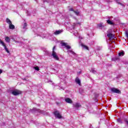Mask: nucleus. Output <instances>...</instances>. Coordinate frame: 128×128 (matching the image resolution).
<instances>
[{
  "mask_svg": "<svg viewBox=\"0 0 128 128\" xmlns=\"http://www.w3.org/2000/svg\"><path fill=\"white\" fill-rule=\"evenodd\" d=\"M54 50H56V46H54L53 47L52 56L53 58L56 60H60V58H58V56L56 52H54Z\"/></svg>",
  "mask_w": 128,
  "mask_h": 128,
  "instance_id": "nucleus-1",
  "label": "nucleus"
},
{
  "mask_svg": "<svg viewBox=\"0 0 128 128\" xmlns=\"http://www.w3.org/2000/svg\"><path fill=\"white\" fill-rule=\"evenodd\" d=\"M22 92L20 90H11V94H13V96H18L19 94H22Z\"/></svg>",
  "mask_w": 128,
  "mask_h": 128,
  "instance_id": "nucleus-2",
  "label": "nucleus"
},
{
  "mask_svg": "<svg viewBox=\"0 0 128 128\" xmlns=\"http://www.w3.org/2000/svg\"><path fill=\"white\" fill-rule=\"evenodd\" d=\"M54 114L56 118H58L59 120H60V118H62V114H60V112L56 110L54 112Z\"/></svg>",
  "mask_w": 128,
  "mask_h": 128,
  "instance_id": "nucleus-3",
  "label": "nucleus"
},
{
  "mask_svg": "<svg viewBox=\"0 0 128 128\" xmlns=\"http://www.w3.org/2000/svg\"><path fill=\"white\" fill-rule=\"evenodd\" d=\"M0 44L4 46L6 52L8 54H10V50H8V48H6V44H4V42H2V40L0 39Z\"/></svg>",
  "mask_w": 128,
  "mask_h": 128,
  "instance_id": "nucleus-4",
  "label": "nucleus"
},
{
  "mask_svg": "<svg viewBox=\"0 0 128 128\" xmlns=\"http://www.w3.org/2000/svg\"><path fill=\"white\" fill-rule=\"evenodd\" d=\"M111 91L112 92H114V94H122V92H120V90L115 88H111Z\"/></svg>",
  "mask_w": 128,
  "mask_h": 128,
  "instance_id": "nucleus-5",
  "label": "nucleus"
},
{
  "mask_svg": "<svg viewBox=\"0 0 128 128\" xmlns=\"http://www.w3.org/2000/svg\"><path fill=\"white\" fill-rule=\"evenodd\" d=\"M107 36L109 38V40H114L116 37L114 36V34L112 33H108L107 34Z\"/></svg>",
  "mask_w": 128,
  "mask_h": 128,
  "instance_id": "nucleus-6",
  "label": "nucleus"
},
{
  "mask_svg": "<svg viewBox=\"0 0 128 128\" xmlns=\"http://www.w3.org/2000/svg\"><path fill=\"white\" fill-rule=\"evenodd\" d=\"M62 46H64V48H66V50H70V48H72V47L68 45V43L66 42H62Z\"/></svg>",
  "mask_w": 128,
  "mask_h": 128,
  "instance_id": "nucleus-7",
  "label": "nucleus"
},
{
  "mask_svg": "<svg viewBox=\"0 0 128 128\" xmlns=\"http://www.w3.org/2000/svg\"><path fill=\"white\" fill-rule=\"evenodd\" d=\"M28 24L26 23H24L22 26V27H21V28L22 29V31L24 32H26V30H28Z\"/></svg>",
  "mask_w": 128,
  "mask_h": 128,
  "instance_id": "nucleus-8",
  "label": "nucleus"
},
{
  "mask_svg": "<svg viewBox=\"0 0 128 128\" xmlns=\"http://www.w3.org/2000/svg\"><path fill=\"white\" fill-rule=\"evenodd\" d=\"M73 106L76 108V110H78L80 106H82V105L80 103H76L74 104H73Z\"/></svg>",
  "mask_w": 128,
  "mask_h": 128,
  "instance_id": "nucleus-9",
  "label": "nucleus"
},
{
  "mask_svg": "<svg viewBox=\"0 0 128 128\" xmlns=\"http://www.w3.org/2000/svg\"><path fill=\"white\" fill-rule=\"evenodd\" d=\"M65 102H66L67 104H72V100L68 98H65Z\"/></svg>",
  "mask_w": 128,
  "mask_h": 128,
  "instance_id": "nucleus-10",
  "label": "nucleus"
},
{
  "mask_svg": "<svg viewBox=\"0 0 128 128\" xmlns=\"http://www.w3.org/2000/svg\"><path fill=\"white\" fill-rule=\"evenodd\" d=\"M62 32V30H56V31L54 32V34L56 36H58V34H60Z\"/></svg>",
  "mask_w": 128,
  "mask_h": 128,
  "instance_id": "nucleus-11",
  "label": "nucleus"
},
{
  "mask_svg": "<svg viewBox=\"0 0 128 128\" xmlns=\"http://www.w3.org/2000/svg\"><path fill=\"white\" fill-rule=\"evenodd\" d=\"M75 82L76 84H79V86H80V80L78 78V77H76L75 80Z\"/></svg>",
  "mask_w": 128,
  "mask_h": 128,
  "instance_id": "nucleus-12",
  "label": "nucleus"
},
{
  "mask_svg": "<svg viewBox=\"0 0 128 128\" xmlns=\"http://www.w3.org/2000/svg\"><path fill=\"white\" fill-rule=\"evenodd\" d=\"M15 28L14 25L12 24L9 25V28L10 30H14Z\"/></svg>",
  "mask_w": 128,
  "mask_h": 128,
  "instance_id": "nucleus-13",
  "label": "nucleus"
},
{
  "mask_svg": "<svg viewBox=\"0 0 128 128\" xmlns=\"http://www.w3.org/2000/svg\"><path fill=\"white\" fill-rule=\"evenodd\" d=\"M81 46L82 48H85V50H88L89 48L88 46H86L84 44H82Z\"/></svg>",
  "mask_w": 128,
  "mask_h": 128,
  "instance_id": "nucleus-14",
  "label": "nucleus"
},
{
  "mask_svg": "<svg viewBox=\"0 0 128 128\" xmlns=\"http://www.w3.org/2000/svg\"><path fill=\"white\" fill-rule=\"evenodd\" d=\"M31 112H40V110L39 109H37L36 108H33L31 110Z\"/></svg>",
  "mask_w": 128,
  "mask_h": 128,
  "instance_id": "nucleus-15",
  "label": "nucleus"
},
{
  "mask_svg": "<svg viewBox=\"0 0 128 128\" xmlns=\"http://www.w3.org/2000/svg\"><path fill=\"white\" fill-rule=\"evenodd\" d=\"M5 40L6 42H10V37L6 36L5 38Z\"/></svg>",
  "mask_w": 128,
  "mask_h": 128,
  "instance_id": "nucleus-16",
  "label": "nucleus"
},
{
  "mask_svg": "<svg viewBox=\"0 0 128 128\" xmlns=\"http://www.w3.org/2000/svg\"><path fill=\"white\" fill-rule=\"evenodd\" d=\"M6 22H7V24H8L9 25L12 24V21L9 18H7L6 19Z\"/></svg>",
  "mask_w": 128,
  "mask_h": 128,
  "instance_id": "nucleus-17",
  "label": "nucleus"
},
{
  "mask_svg": "<svg viewBox=\"0 0 128 128\" xmlns=\"http://www.w3.org/2000/svg\"><path fill=\"white\" fill-rule=\"evenodd\" d=\"M98 28H100V30H102V28H104V25H102V24H100L98 25Z\"/></svg>",
  "mask_w": 128,
  "mask_h": 128,
  "instance_id": "nucleus-18",
  "label": "nucleus"
},
{
  "mask_svg": "<svg viewBox=\"0 0 128 128\" xmlns=\"http://www.w3.org/2000/svg\"><path fill=\"white\" fill-rule=\"evenodd\" d=\"M106 22L108 24H114V22L110 20H107Z\"/></svg>",
  "mask_w": 128,
  "mask_h": 128,
  "instance_id": "nucleus-19",
  "label": "nucleus"
},
{
  "mask_svg": "<svg viewBox=\"0 0 128 128\" xmlns=\"http://www.w3.org/2000/svg\"><path fill=\"white\" fill-rule=\"evenodd\" d=\"M112 60L114 62H116V60H119V58L118 57H115V58H112Z\"/></svg>",
  "mask_w": 128,
  "mask_h": 128,
  "instance_id": "nucleus-20",
  "label": "nucleus"
},
{
  "mask_svg": "<svg viewBox=\"0 0 128 128\" xmlns=\"http://www.w3.org/2000/svg\"><path fill=\"white\" fill-rule=\"evenodd\" d=\"M68 52H70V54H76V53H75L74 51H72V50H68Z\"/></svg>",
  "mask_w": 128,
  "mask_h": 128,
  "instance_id": "nucleus-21",
  "label": "nucleus"
},
{
  "mask_svg": "<svg viewBox=\"0 0 128 128\" xmlns=\"http://www.w3.org/2000/svg\"><path fill=\"white\" fill-rule=\"evenodd\" d=\"M117 122H118L119 124H122V119H121V118H118L117 120Z\"/></svg>",
  "mask_w": 128,
  "mask_h": 128,
  "instance_id": "nucleus-22",
  "label": "nucleus"
},
{
  "mask_svg": "<svg viewBox=\"0 0 128 128\" xmlns=\"http://www.w3.org/2000/svg\"><path fill=\"white\" fill-rule=\"evenodd\" d=\"M108 20H112V16H107L106 18Z\"/></svg>",
  "mask_w": 128,
  "mask_h": 128,
  "instance_id": "nucleus-23",
  "label": "nucleus"
},
{
  "mask_svg": "<svg viewBox=\"0 0 128 128\" xmlns=\"http://www.w3.org/2000/svg\"><path fill=\"white\" fill-rule=\"evenodd\" d=\"M91 72H92V74H96V71L94 70V69H92L90 70Z\"/></svg>",
  "mask_w": 128,
  "mask_h": 128,
  "instance_id": "nucleus-24",
  "label": "nucleus"
},
{
  "mask_svg": "<svg viewBox=\"0 0 128 128\" xmlns=\"http://www.w3.org/2000/svg\"><path fill=\"white\" fill-rule=\"evenodd\" d=\"M124 52H120L118 53V56H124Z\"/></svg>",
  "mask_w": 128,
  "mask_h": 128,
  "instance_id": "nucleus-25",
  "label": "nucleus"
},
{
  "mask_svg": "<svg viewBox=\"0 0 128 128\" xmlns=\"http://www.w3.org/2000/svg\"><path fill=\"white\" fill-rule=\"evenodd\" d=\"M74 14H76V16H79L80 15V12H78V11H74Z\"/></svg>",
  "mask_w": 128,
  "mask_h": 128,
  "instance_id": "nucleus-26",
  "label": "nucleus"
},
{
  "mask_svg": "<svg viewBox=\"0 0 128 128\" xmlns=\"http://www.w3.org/2000/svg\"><path fill=\"white\" fill-rule=\"evenodd\" d=\"M117 4H120V6H124V4H122L120 2H118Z\"/></svg>",
  "mask_w": 128,
  "mask_h": 128,
  "instance_id": "nucleus-27",
  "label": "nucleus"
},
{
  "mask_svg": "<svg viewBox=\"0 0 128 128\" xmlns=\"http://www.w3.org/2000/svg\"><path fill=\"white\" fill-rule=\"evenodd\" d=\"M34 70H40V68H38V66H36L34 67Z\"/></svg>",
  "mask_w": 128,
  "mask_h": 128,
  "instance_id": "nucleus-28",
  "label": "nucleus"
},
{
  "mask_svg": "<svg viewBox=\"0 0 128 128\" xmlns=\"http://www.w3.org/2000/svg\"><path fill=\"white\" fill-rule=\"evenodd\" d=\"M124 121L125 122L126 124L128 126V120L126 119H125L124 120Z\"/></svg>",
  "mask_w": 128,
  "mask_h": 128,
  "instance_id": "nucleus-29",
  "label": "nucleus"
},
{
  "mask_svg": "<svg viewBox=\"0 0 128 128\" xmlns=\"http://www.w3.org/2000/svg\"><path fill=\"white\" fill-rule=\"evenodd\" d=\"M69 10H70V12H74V8H70V9H69Z\"/></svg>",
  "mask_w": 128,
  "mask_h": 128,
  "instance_id": "nucleus-30",
  "label": "nucleus"
},
{
  "mask_svg": "<svg viewBox=\"0 0 128 128\" xmlns=\"http://www.w3.org/2000/svg\"><path fill=\"white\" fill-rule=\"evenodd\" d=\"M0 74H2V70H0Z\"/></svg>",
  "mask_w": 128,
  "mask_h": 128,
  "instance_id": "nucleus-31",
  "label": "nucleus"
},
{
  "mask_svg": "<svg viewBox=\"0 0 128 128\" xmlns=\"http://www.w3.org/2000/svg\"><path fill=\"white\" fill-rule=\"evenodd\" d=\"M49 82H51V84H52V81L50 80V81H49Z\"/></svg>",
  "mask_w": 128,
  "mask_h": 128,
  "instance_id": "nucleus-32",
  "label": "nucleus"
},
{
  "mask_svg": "<svg viewBox=\"0 0 128 128\" xmlns=\"http://www.w3.org/2000/svg\"><path fill=\"white\" fill-rule=\"evenodd\" d=\"M42 114H44V113H42Z\"/></svg>",
  "mask_w": 128,
  "mask_h": 128,
  "instance_id": "nucleus-33",
  "label": "nucleus"
},
{
  "mask_svg": "<svg viewBox=\"0 0 128 128\" xmlns=\"http://www.w3.org/2000/svg\"><path fill=\"white\" fill-rule=\"evenodd\" d=\"M76 25V24H74V26H75Z\"/></svg>",
  "mask_w": 128,
  "mask_h": 128,
  "instance_id": "nucleus-34",
  "label": "nucleus"
},
{
  "mask_svg": "<svg viewBox=\"0 0 128 128\" xmlns=\"http://www.w3.org/2000/svg\"><path fill=\"white\" fill-rule=\"evenodd\" d=\"M42 112H44V111H42Z\"/></svg>",
  "mask_w": 128,
  "mask_h": 128,
  "instance_id": "nucleus-35",
  "label": "nucleus"
}]
</instances>
